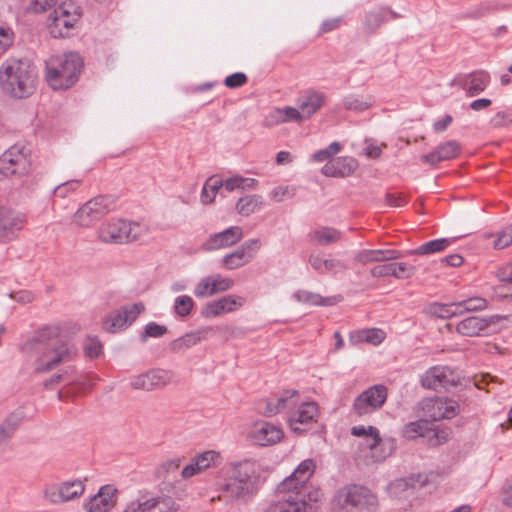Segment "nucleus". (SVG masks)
<instances>
[{
	"mask_svg": "<svg viewBox=\"0 0 512 512\" xmlns=\"http://www.w3.org/2000/svg\"><path fill=\"white\" fill-rule=\"evenodd\" d=\"M117 489L112 485L102 486L98 493L83 505L86 512H109L116 504Z\"/></svg>",
	"mask_w": 512,
	"mask_h": 512,
	"instance_id": "nucleus-25",
	"label": "nucleus"
},
{
	"mask_svg": "<svg viewBox=\"0 0 512 512\" xmlns=\"http://www.w3.org/2000/svg\"><path fill=\"white\" fill-rule=\"evenodd\" d=\"M81 183L82 181L80 179H73L60 183L54 188L53 194L55 197L65 199L66 197L74 193L76 190H78L81 186Z\"/></svg>",
	"mask_w": 512,
	"mask_h": 512,
	"instance_id": "nucleus-50",
	"label": "nucleus"
},
{
	"mask_svg": "<svg viewBox=\"0 0 512 512\" xmlns=\"http://www.w3.org/2000/svg\"><path fill=\"white\" fill-rule=\"evenodd\" d=\"M210 328H203L199 329L197 331H192L189 333H186L185 335L175 339L170 344V349L174 353H182L186 349L195 346L200 341L205 339L207 337L208 332L210 331Z\"/></svg>",
	"mask_w": 512,
	"mask_h": 512,
	"instance_id": "nucleus-35",
	"label": "nucleus"
},
{
	"mask_svg": "<svg viewBox=\"0 0 512 512\" xmlns=\"http://www.w3.org/2000/svg\"><path fill=\"white\" fill-rule=\"evenodd\" d=\"M139 512H177L179 504L169 495L147 493L136 501Z\"/></svg>",
	"mask_w": 512,
	"mask_h": 512,
	"instance_id": "nucleus-19",
	"label": "nucleus"
},
{
	"mask_svg": "<svg viewBox=\"0 0 512 512\" xmlns=\"http://www.w3.org/2000/svg\"><path fill=\"white\" fill-rule=\"evenodd\" d=\"M168 329L165 325L156 322H149L145 325L144 331L140 335L142 342H146L148 338H160L167 333Z\"/></svg>",
	"mask_w": 512,
	"mask_h": 512,
	"instance_id": "nucleus-54",
	"label": "nucleus"
},
{
	"mask_svg": "<svg viewBox=\"0 0 512 512\" xmlns=\"http://www.w3.org/2000/svg\"><path fill=\"white\" fill-rule=\"evenodd\" d=\"M459 381L458 372L448 366H433L421 376L422 386L432 390L456 386Z\"/></svg>",
	"mask_w": 512,
	"mask_h": 512,
	"instance_id": "nucleus-14",
	"label": "nucleus"
},
{
	"mask_svg": "<svg viewBox=\"0 0 512 512\" xmlns=\"http://www.w3.org/2000/svg\"><path fill=\"white\" fill-rule=\"evenodd\" d=\"M245 304V298L239 295H226L206 303L201 310L204 318L211 319L226 313H232Z\"/></svg>",
	"mask_w": 512,
	"mask_h": 512,
	"instance_id": "nucleus-22",
	"label": "nucleus"
},
{
	"mask_svg": "<svg viewBox=\"0 0 512 512\" xmlns=\"http://www.w3.org/2000/svg\"><path fill=\"white\" fill-rule=\"evenodd\" d=\"M37 71L26 59L9 58L0 66L2 90L17 99L27 98L36 90Z\"/></svg>",
	"mask_w": 512,
	"mask_h": 512,
	"instance_id": "nucleus-4",
	"label": "nucleus"
},
{
	"mask_svg": "<svg viewBox=\"0 0 512 512\" xmlns=\"http://www.w3.org/2000/svg\"><path fill=\"white\" fill-rule=\"evenodd\" d=\"M314 470L313 460L302 461L289 477L278 484L275 499L262 512H307L306 485Z\"/></svg>",
	"mask_w": 512,
	"mask_h": 512,
	"instance_id": "nucleus-3",
	"label": "nucleus"
},
{
	"mask_svg": "<svg viewBox=\"0 0 512 512\" xmlns=\"http://www.w3.org/2000/svg\"><path fill=\"white\" fill-rule=\"evenodd\" d=\"M351 434L357 437H363L365 439V444L368 447V443H377L379 431L374 426H354L351 428Z\"/></svg>",
	"mask_w": 512,
	"mask_h": 512,
	"instance_id": "nucleus-51",
	"label": "nucleus"
},
{
	"mask_svg": "<svg viewBox=\"0 0 512 512\" xmlns=\"http://www.w3.org/2000/svg\"><path fill=\"white\" fill-rule=\"evenodd\" d=\"M265 207V202L260 195H246L236 203V211L242 216H249Z\"/></svg>",
	"mask_w": 512,
	"mask_h": 512,
	"instance_id": "nucleus-37",
	"label": "nucleus"
},
{
	"mask_svg": "<svg viewBox=\"0 0 512 512\" xmlns=\"http://www.w3.org/2000/svg\"><path fill=\"white\" fill-rule=\"evenodd\" d=\"M427 431V422L418 420L407 423L402 430L403 436L407 439H415L424 436Z\"/></svg>",
	"mask_w": 512,
	"mask_h": 512,
	"instance_id": "nucleus-49",
	"label": "nucleus"
},
{
	"mask_svg": "<svg viewBox=\"0 0 512 512\" xmlns=\"http://www.w3.org/2000/svg\"><path fill=\"white\" fill-rule=\"evenodd\" d=\"M20 419L16 415H9L0 424V446L6 444L16 432Z\"/></svg>",
	"mask_w": 512,
	"mask_h": 512,
	"instance_id": "nucleus-44",
	"label": "nucleus"
},
{
	"mask_svg": "<svg viewBox=\"0 0 512 512\" xmlns=\"http://www.w3.org/2000/svg\"><path fill=\"white\" fill-rule=\"evenodd\" d=\"M386 6H377L367 11L362 20V30L366 35H374L387 22Z\"/></svg>",
	"mask_w": 512,
	"mask_h": 512,
	"instance_id": "nucleus-33",
	"label": "nucleus"
},
{
	"mask_svg": "<svg viewBox=\"0 0 512 512\" xmlns=\"http://www.w3.org/2000/svg\"><path fill=\"white\" fill-rule=\"evenodd\" d=\"M31 169V151L24 145H13L0 156V174L21 177Z\"/></svg>",
	"mask_w": 512,
	"mask_h": 512,
	"instance_id": "nucleus-9",
	"label": "nucleus"
},
{
	"mask_svg": "<svg viewBox=\"0 0 512 512\" xmlns=\"http://www.w3.org/2000/svg\"><path fill=\"white\" fill-rule=\"evenodd\" d=\"M14 33L10 27H0V52L3 54L12 45Z\"/></svg>",
	"mask_w": 512,
	"mask_h": 512,
	"instance_id": "nucleus-62",
	"label": "nucleus"
},
{
	"mask_svg": "<svg viewBox=\"0 0 512 512\" xmlns=\"http://www.w3.org/2000/svg\"><path fill=\"white\" fill-rule=\"evenodd\" d=\"M280 110L282 111L283 123H288V122L300 123V122L304 121L298 108L286 106V107L280 108Z\"/></svg>",
	"mask_w": 512,
	"mask_h": 512,
	"instance_id": "nucleus-64",
	"label": "nucleus"
},
{
	"mask_svg": "<svg viewBox=\"0 0 512 512\" xmlns=\"http://www.w3.org/2000/svg\"><path fill=\"white\" fill-rule=\"evenodd\" d=\"M296 195V187L295 186H277L273 188L270 193L269 197L274 202H282L285 199H291Z\"/></svg>",
	"mask_w": 512,
	"mask_h": 512,
	"instance_id": "nucleus-55",
	"label": "nucleus"
},
{
	"mask_svg": "<svg viewBox=\"0 0 512 512\" xmlns=\"http://www.w3.org/2000/svg\"><path fill=\"white\" fill-rule=\"evenodd\" d=\"M195 305L194 300L189 295H180L175 298L173 312L176 316L184 318L191 314Z\"/></svg>",
	"mask_w": 512,
	"mask_h": 512,
	"instance_id": "nucleus-46",
	"label": "nucleus"
},
{
	"mask_svg": "<svg viewBox=\"0 0 512 512\" xmlns=\"http://www.w3.org/2000/svg\"><path fill=\"white\" fill-rule=\"evenodd\" d=\"M284 433L279 426L268 422L255 424L249 433V439L259 446H270L278 443Z\"/></svg>",
	"mask_w": 512,
	"mask_h": 512,
	"instance_id": "nucleus-26",
	"label": "nucleus"
},
{
	"mask_svg": "<svg viewBox=\"0 0 512 512\" xmlns=\"http://www.w3.org/2000/svg\"><path fill=\"white\" fill-rule=\"evenodd\" d=\"M193 459L196 462L197 469L204 472L209 468L217 466L221 461V456L215 450H207L197 454Z\"/></svg>",
	"mask_w": 512,
	"mask_h": 512,
	"instance_id": "nucleus-41",
	"label": "nucleus"
},
{
	"mask_svg": "<svg viewBox=\"0 0 512 512\" xmlns=\"http://www.w3.org/2000/svg\"><path fill=\"white\" fill-rule=\"evenodd\" d=\"M372 256L375 258V262L395 260L402 257V254L398 250L385 249V250H371Z\"/></svg>",
	"mask_w": 512,
	"mask_h": 512,
	"instance_id": "nucleus-59",
	"label": "nucleus"
},
{
	"mask_svg": "<svg viewBox=\"0 0 512 512\" xmlns=\"http://www.w3.org/2000/svg\"><path fill=\"white\" fill-rule=\"evenodd\" d=\"M459 152L460 147L457 141L450 140L439 145L434 151L421 156V161L435 166L441 161L454 159Z\"/></svg>",
	"mask_w": 512,
	"mask_h": 512,
	"instance_id": "nucleus-30",
	"label": "nucleus"
},
{
	"mask_svg": "<svg viewBox=\"0 0 512 512\" xmlns=\"http://www.w3.org/2000/svg\"><path fill=\"white\" fill-rule=\"evenodd\" d=\"M173 379L172 372L163 369H151L131 377L130 386L135 390L152 391L168 385Z\"/></svg>",
	"mask_w": 512,
	"mask_h": 512,
	"instance_id": "nucleus-16",
	"label": "nucleus"
},
{
	"mask_svg": "<svg viewBox=\"0 0 512 512\" xmlns=\"http://www.w3.org/2000/svg\"><path fill=\"white\" fill-rule=\"evenodd\" d=\"M293 297L297 302L305 305L329 306L333 304L332 298H323L320 294L307 290H298Z\"/></svg>",
	"mask_w": 512,
	"mask_h": 512,
	"instance_id": "nucleus-39",
	"label": "nucleus"
},
{
	"mask_svg": "<svg viewBox=\"0 0 512 512\" xmlns=\"http://www.w3.org/2000/svg\"><path fill=\"white\" fill-rule=\"evenodd\" d=\"M388 397V388L383 384L368 387L353 401L352 412L358 417L370 415L380 410Z\"/></svg>",
	"mask_w": 512,
	"mask_h": 512,
	"instance_id": "nucleus-10",
	"label": "nucleus"
},
{
	"mask_svg": "<svg viewBox=\"0 0 512 512\" xmlns=\"http://www.w3.org/2000/svg\"><path fill=\"white\" fill-rule=\"evenodd\" d=\"M358 338L361 341H365L367 343L377 345V344H380L384 340L385 333L381 329H376V328L365 329L358 333Z\"/></svg>",
	"mask_w": 512,
	"mask_h": 512,
	"instance_id": "nucleus-56",
	"label": "nucleus"
},
{
	"mask_svg": "<svg viewBox=\"0 0 512 512\" xmlns=\"http://www.w3.org/2000/svg\"><path fill=\"white\" fill-rule=\"evenodd\" d=\"M247 81H248V78H247L246 74H244L242 72H236V73H233V74L227 76L224 80V84L228 88L235 89V88L245 85L247 83Z\"/></svg>",
	"mask_w": 512,
	"mask_h": 512,
	"instance_id": "nucleus-63",
	"label": "nucleus"
},
{
	"mask_svg": "<svg viewBox=\"0 0 512 512\" xmlns=\"http://www.w3.org/2000/svg\"><path fill=\"white\" fill-rule=\"evenodd\" d=\"M460 316L467 312L483 311L487 308L488 302L482 297H471L466 300L457 302Z\"/></svg>",
	"mask_w": 512,
	"mask_h": 512,
	"instance_id": "nucleus-45",
	"label": "nucleus"
},
{
	"mask_svg": "<svg viewBox=\"0 0 512 512\" xmlns=\"http://www.w3.org/2000/svg\"><path fill=\"white\" fill-rule=\"evenodd\" d=\"M423 411L431 420L439 421L455 417L460 412V405L453 399L437 397L426 399L423 402Z\"/></svg>",
	"mask_w": 512,
	"mask_h": 512,
	"instance_id": "nucleus-17",
	"label": "nucleus"
},
{
	"mask_svg": "<svg viewBox=\"0 0 512 512\" xmlns=\"http://www.w3.org/2000/svg\"><path fill=\"white\" fill-rule=\"evenodd\" d=\"M332 505L335 512H377L379 501L368 487L348 484L336 492Z\"/></svg>",
	"mask_w": 512,
	"mask_h": 512,
	"instance_id": "nucleus-6",
	"label": "nucleus"
},
{
	"mask_svg": "<svg viewBox=\"0 0 512 512\" xmlns=\"http://www.w3.org/2000/svg\"><path fill=\"white\" fill-rule=\"evenodd\" d=\"M343 106L347 110L362 112L367 110L371 106V103L361 96L348 95L343 100Z\"/></svg>",
	"mask_w": 512,
	"mask_h": 512,
	"instance_id": "nucleus-52",
	"label": "nucleus"
},
{
	"mask_svg": "<svg viewBox=\"0 0 512 512\" xmlns=\"http://www.w3.org/2000/svg\"><path fill=\"white\" fill-rule=\"evenodd\" d=\"M74 26L75 24L69 22V20L59 18L52 14L49 16V31L54 38L68 36Z\"/></svg>",
	"mask_w": 512,
	"mask_h": 512,
	"instance_id": "nucleus-42",
	"label": "nucleus"
},
{
	"mask_svg": "<svg viewBox=\"0 0 512 512\" xmlns=\"http://www.w3.org/2000/svg\"><path fill=\"white\" fill-rule=\"evenodd\" d=\"M430 313L443 319L460 316L457 303L434 304L430 307Z\"/></svg>",
	"mask_w": 512,
	"mask_h": 512,
	"instance_id": "nucleus-48",
	"label": "nucleus"
},
{
	"mask_svg": "<svg viewBox=\"0 0 512 512\" xmlns=\"http://www.w3.org/2000/svg\"><path fill=\"white\" fill-rule=\"evenodd\" d=\"M262 242L258 238H252L242 243L236 250L226 254L222 262L228 269H237L248 264L261 248Z\"/></svg>",
	"mask_w": 512,
	"mask_h": 512,
	"instance_id": "nucleus-18",
	"label": "nucleus"
},
{
	"mask_svg": "<svg viewBox=\"0 0 512 512\" xmlns=\"http://www.w3.org/2000/svg\"><path fill=\"white\" fill-rule=\"evenodd\" d=\"M308 262L315 271L321 274L325 272L338 273L348 269V265L344 261L334 258L324 259L318 254H311Z\"/></svg>",
	"mask_w": 512,
	"mask_h": 512,
	"instance_id": "nucleus-34",
	"label": "nucleus"
},
{
	"mask_svg": "<svg viewBox=\"0 0 512 512\" xmlns=\"http://www.w3.org/2000/svg\"><path fill=\"white\" fill-rule=\"evenodd\" d=\"M115 207L109 196L98 195L81 205L72 216V224L79 228H91Z\"/></svg>",
	"mask_w": 512,
	"mask_h": 512,
	"instance_id": "nucleus-7",
	"label": "nucleus"
},
{
	"mask_svg": "<svg viewBox=\"0 0 512 512\" xmlns=\"http://www.w3.org/2000/svg\"><path fill=\"white\" fill-rule=\"evenodd\" d=\"M297 405L287 409V421L292 431L302 433L315 421L318 406L315 402H300L296 396Z\"/></svg>",
	"mask_w": 512,
	"mask_h": 512,
	"instance_id": "nucleus-13",
	"label": "nucleus"
},
{
	"mask_svg": "<svg viewBox=\"0 0 512 512\" xmlns=\"http://www.w3.org/2000/svg\"><path fill=\"white\" fill-rule=\"evenodd\" d=\"M85 355L89 358H96L102 352V344L95 336H88L83 344Z\"/></svg>",
	"mask_w": 512,
	"mask_h": 512,
	"instance_id": "nucleus-57",
	"label": "nucleus"
},
{
	"mask_svg": "<svg viewBox=\"0 0 512 512\" xmlns=\"http://www.w3.org/2000/svg\"><path fill=\"white\" fill-rule=\"evenodd\" d=\"M261 466L258 461L245 459L230 463L224 469V477L217 481V496L211 498L227 505L247 502L257 491Z\"/></svg>",
	"mask_w": 512,
	"mask_h": 512,
	"instance_id": "nucleus-2",
	"label": "nucleus"
},
{
	"mask_svg": "<svg viewBox=\"0 0 512 512\" xmlns=\"http://www.w3.org/2000/svg\"><path fill=\"white\" fill-rule=\"evenodd\" d=\"M512 244V225L504 228L497 236L494 247L504 249Z\"/></svg>",
	"mask_w": 512,
	"mask_h": 512,
	"instance_id": "nucleus-61",
	"label": "nucleus"
},
{
	"mask_svg": "<svg viewBox=\"0 0 512 512\" xmlns=\"http://www.w3.org/2000/svg\"><path fill=\"white\" fill-rule=\"evenodd\" d=\"M143 232L139 223L112 219L101 225L98 238L104 243H126L137 240Z\"/></svg>",
	"mask_w": 512,
	"mask_h": 512,
	"instance_id": "nucleus-8",
	"label": "nucleus"
},
{
	"mask_svg": "<svg viewBox=\"0 0 512 512\" xmlns=\"http://www.w3.org/2000/svg\"><path fill=\"white\" fill-rule=\"evenodd\" d=\"M309 241L320 246H328L342 239V232L330 226H318L311 229L307 235Z\"/></svg>",
	"mask_w": 512,
	"mask_h": 512,
	"instance_id": "nucleus-32",
	"label": "nucleus"
},
{
	"mask_svg": "<svg viewBox=\"0 0 512 512\" xmlns=\"http://www.w3.org/2000/svg\"><path fill=\"white\" fill-rule=\"evenodd\" d=\"M83 59L77 52L52 55L45 61V79L53 90H65L79 79Z\"/></svg>",
	"mask_w": 512,
	"mask_h": 512,
	"instance_id": "nucleus-5",
	"label": "nucleus"
},
{
	"mask_svg": "<svg viewBox=\"0 0 512 512\" xmlns=\"http://www.w3.org/2000/svg\"><path fill=\"white\" fill-rule=\"evenodd\" d=\"M491 82L490 74L485 70H475L469 74H458L450 86H459L468 97H474L486 90Z\"/></svg>",
	"mask_w": 512,
	"mask_h": 512,
	"instance_id": "nucleus-15",
	"label": "nucleus"
},
{
	"mask_svg": "<svg viewBox=\"0 0 512 512\" xmlns=\"http://www.w3.org/2000/svg\"><path fill=\"white\" fill-rule=\"evenodd\" d=\"M144 310L145 306L141 302L122 306L103 319V329L109 333L123 331L129 327Z\"/></svg>",
	"mask_w": 512,
	"mask_h": 512,
	"instance_id": "nucleus-12",
	"label": "nucleus"
},
{
	"mask_svg": "<svg viewBox=\"0 0 512 512\" xmlns=\"http://www.w3.org/2000/svg\"><path fill=\"white\" fill-rule=\"evenodd\" d=\"M25 216L19 212L3 209L0 211V243H8L18 237L25 225Z\"/></svg>",
	"mask_w": 512,
	"mask_h": 512,
	"instance_id": "nucleus-21",
	"label": "nucleus"
},
{
	"mask_svg": "<svg viewBox=\"0 0 512 512\" xmlns=\"http://www.w3.org/2000/svg\"><path fill=\"white\" fill-rule=\"evenodd\" d=\"M325 96L323 93L309 90L306 91L297 101L298 110L303 120L309 119L315 114L324 104Z\"/></svg>",
	"mask_w": 512,
	"mask_h": 512,
	"instance_id": "nucleus-31",
	"label": "nucleus"
},
{
	"mask_svg": "<svg viewBox=\"0 0 512 512\" xmlns=\"http://www.w3.org/2000/svg\"><path fill=\"white\" fill-rule=\"evenodd\" d=\"M408 482L409 480H406L405 478L392 481L387 487L389 495L394 498H404L410 495L413 492V489Z\"/></svg>",
	"mask_w": 512,
	"mask_h": 512,
	"instance_id": "nucleus-47",
	"label": "nucleus"
},
{
	"mask_svg": "<svg viewBox=\"0 0 512 512\" xmlns=\"http://www.w3.org/2000/svg\"><path fill=\"white\" fill-rule=\"evenodd\" d=\"M297 390H286L280 394L275 401L263 400L258 404L259 411L267 417L274 416L278 413L287 412L297 405Z\"/></svg>",
	"mask_w": 512,
	"mask_h": 512,
	"instance_id": "nucleus-27",
	"label": "nucleus"
},
{
	"mask_svg": "<svg viewBox=\"0 0 512 512\" xmlns=\"http://www.w3.org/2000/svg\"><path fill=\"white\" fill-rule=\"evenodd\" d=\"M52 15L69 20V22L76 24L80 18V8L72 1L63 2L53 11Z\"/></svg>",
	"mask_w": 512,
	"mask_h": 512,
	"instance_id": "nucleus-43",
	"label": "nucleus"
},
{
	"mask_svg": "<svg viewBox=\"0 0 512 512\" xmlns=\"http://www.w3.org/2000/svg\"><path fill=\"white\" fill-rule=\"evenodd\" d=\"M223 187V181L216 177L212 176L206 180V182L203 185L200 200L202 204L207 205L211 204L217 193L219 192L220 188Z\"/></svg>",
	"mask_w": 512,
	"mask_h": 512,
	"instance_id": "nucleus-40",
	"label": "nucleus"
},
{
	"mask_svg": "<svg viewBox=\"0 0 512 512\" xmlns=\"http://www.w3.org/2000/svg\"><path fill=\"white\" fill-rule=\"evenodd\" d=\"M502 319L499 315L488 317L467 316L458 322L456 331L466 337L482 336L491 326L497 324Z\"/></svg>",
	"mask_w": 512,
	"mask_h": 512,
	"instance_id": "nucleus-23",
	"label": "nucleus"
},
{
	"mask_svg": "<svg viewBox=\"0 0 512 512\" xmlns=\"http://www.w3.org/2000/svg\"><path fill=\"white\" fill-rule=\"evenodd\" d=\"M368 448L371 452V457L375 461H383L389 457L396 449V442L394 439H382L380 435L377 436V443H368Z\"/></svg>",
	"mask_w": 512,
	"mask_h": 512,
	"instance_id": "nucleus-36",
	"label": "nucleus"
},
{
	"mask_svg": "<svg viewBox=\"0 0 512 512\" xmlns=\"http://www.w3.org/2000/svg\"><path fill=\"white\" fill-rule=\"evenodd\" d=\"M84 492L85 482L72 479L45 486L43 498L51 504H62L80 498Z\"/></svg>",
	"mask_w": 512,
	"mask_h": 512,
	"instance_id": "nucleus-11",
	"label": "nucleus"
},
{
	"mask_svg": "<svg viewBox=\"0 0 512 512\" xmlns=\"http://www.w3.org/2000/svg\"><path fill=\"white\" fill-rule=\"evenodd\" d=\"M255 184V179H247L237 175L223 182V187L227 191L232 192L236 189L252 188Z\"/></svg>",
	"mask_w": 512,
	"mask_h": 512,
	"instance_id": "nucleus-53",
	"label": "nucleus"
},
{
	"mask_svg": "<svg viewBox=\"0 0 512 512\" xmlns=\"http://www.w3.org/2000/svg\"><path fill=\"white\" fill-rule=\"evenodd\" d=\"M233 285L234 281L232 279L223 277L220 274H214L201 278L195 285L193 293L198 298H205L225 292L232 288Z\"/></svg>",
	"mask_w": 512,
	"mask_h": 512,
	"instance_id": "nucleus-24",
	"label": "nucleus"
},
{
	"mask_svg": "<svg viewBox=\"0 0 512 512\" xmlns=\"http://www.w3.org/2000/svg\"><path fill=\"white\" fill-rule=\"evenodd\" d=\"M357 168V162L352 157H338L327 162L321 169L327 177H347Z\"/></svg>",
	"mask_w": 512,
	"mask_h": 512,
	"instance_id": "nucleus-29",
	"label": "nucleus"
},
{
	"mask_svg": "<svg viewBox=\"0 0 512 512\" xmlns=\"http://www.w3.org/2000/svg\"><path fill=\"white\" fill-rule=\"evenodd\" d=\"M341 150V145L338 142H332L327 148L316 151L312 155V159L316 162H324Z\"/></svg>",
	"mask_w": 512,
	"mask_h": 512,
	"instance_id": "nucleus-58",
	"label": "nucleus"
},
{
	"mask_svg": "<svg viewBox=\"0 0 512 512\" xmlns=\"http://www.w3.org/2000/svg\"><path fill=\"white\" fill-rule=\"evenodd\" d=\"M244 236L240 226H231L221 232L209 235L202 243L201 249L206 252L229 248L237 244Z\"/></svg>",
	"mask_w": 512,
	"mask_h": 512,
	"instance_id": "nucleus-20",
	"label": "nucleus"
},
{
	"mask_svg": "<svg viewBox=\"0 0 512 512\" xmlns=\"http://www.w3.org/2000/svg\"><path fill=\"white\" fill-rule=\"evenodd\" d=\"M416 272V268L406 262H392L374 266L370 270V274L373 277H387L393 276L397 279H407L413 276Z\"/></svg>",
	"mask_w": 512,
	"mask_h": 512,
	"instance_id": "nucleus-28",
	"label": "nucleus"
},
{
	"mask_svg": "<svg viewBox=\"0 0 512 512\" xmlns=\"http://www.w3.org/2000/svg\"><path fill=\"white\" fill-rule=\"evenodd\" d=\"M280 124H283L282 111L280 108H274L269 111L262 121V125L267 128H271Z\"/></svg>",
	"mask_w": 512,
	"mask_h": 512,
	"instance_id": "nucleus-60",
	"label": "nucleus"
},
{
	"mask_svg": "<svg viewBox=\"0 0 512 512\" xmlns=\"http://www.w3.org/2000/svg\"><path fill=\"white\" fill-rule=\"evenodd\" d=\"M59 335L58 326H46L23 345L22 350L35 358L36 373L51 371L60 364L71 361L76 355V348L66 341H61Z\"/></svg>",
	"mask_w": 512,
	"mask_h": 512,
	"instance_id": "nucleus-1",
	"label": "nucleus"
},
{
	"mask_svg": "<svg viewBox=\"0 0 512 512\" xmlns=\"http://www.w3.org/2000/svg\"><path fill=\"white\" fill-rule=\"evenodd\" d=\"M452 243L451 239L440 238L426 242L414 250H410V255H429L444 251Z\"/></svg>",
	"mask_w": 512,
	"mask_h": 512,
	"instance_id": "nucleus-38",
	"label": "nucleus"
}]
</instances>
